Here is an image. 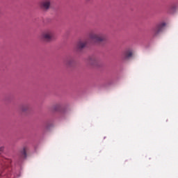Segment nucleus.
Listing matches in <instances>:
<instances>
[{
  "mask_svg": "<svg viewBox=\"0 0 178 178\" xmlns=\"http://www.w3.org/2000/svg\"><path fill=\"white\" fill-rule=\"evenodd\" d=\"M40 39L44 42H51L55 40V33L52 31H46L40 35Z\"/></svg>",
  "mask_w": 178,
  "mask_h": 178,
  "instance_id": "nucleus-1",
  "label": "nucleus"
},
{
  "mask_svg": "<svg viewBox=\"0 0 178 178\" xmlns=\"http://www.w3.org/2000/svg\"><path fill=\"white\" fill-rule=\"evenodd\" d=\"M89 40L92 42H102V41H105V36L92 33L89 35Z\"/></svg>",
  "mask_w": 178,
  "mask_h": 178,
  "instance_id": "nucleus-2",
  "label": "nucleus"
},
{
  "mask_svg": "<svg viewBox=\"0 0 178 178\" xmlns=\"http://www.w3.org/2000/svg\"><path fill=\"white\" fill-rule=\"evenodd\" d=\"M40 7L43 10H49V8H51V0H43L40 2Z\"/></svg>",
  "mask_w": 178,
  "mask_h": 178,
  "instance_id": "nucleus-3",
  "label": "nucleus"
},
{
  "mask_svg": "<svg viewBox=\"0 0 178 178\" xmlns=\"http://www.w3.org/2000/svg\"><path fill=\"white\" fill-rule=\"evenodd\" d=\"M88 41H91V40L89 39V40L85 42H79L77 44L78 48H79V49H83V48H86V47H87V44H88Z\"/></svg>",
  "mask_w": 178,
  "mask_h": 178,
  "instance_id": "nucleus-4",
  "label": "nucleus"
},
{
  "mask_svg": "<svg viewBox=\"0 0 178 178\" xmlns=\"http://www.w3.org/2000/svg\"><path fill=\"white\" fill-rule=\"evenodd\" d=\"M165 26H166V24H165V23L159 24L154 29L155 33L156 34H158V33H159V31H161V30H162V27H165Z\"/></svg>",
  "mask_w": 178,
  "mask_h": 178,
  "instance_id": "nucleus-5",
  "label": "nucleus"
},
{
  "mask_svg": "<svg viewBox=\"0 0 178 178\" xmlns=\"http://www.w3.org/2000/svg\"><path fill=\"white\" fill-rule=\"evenodd\" d=\"M131 56H133L131 51H127L123 54L124 59H129V58H131Z\"/></svg>",
  "mask_w": 178,
  "mask_h": 178,
  "instance_id": "nucleus-6",
  "label": "nucleus"
},
{
  "mask_svg": "<svg viewBox=\"0 0 178 178\" xmlns=\"http://www.w3.org/2000/svg\"><path fill=\"white\" fill-rule=\"evenodd\" d=\"M29 151V147H24L22 149V154L24 155V156H26L27 155V152Z\"/></svg>",
  "mask_w": 178,
  "mask_h": 178,
  "instance_id": "nucleus-7",
  "label": "nucleus"
},
{
  "mask_svg": "<svg viewBox=\"0 0 178 178\" xmlns=\"http://www.w3.org/2000/svg\"><path fill=\"white\" fill-rule=\"evenodd\" d=\"M0 151H3V147H1L0 148Z\"/></svg>",
  "mask_w": 178,
  "mask_h": 178,
  "instance_id": "nucleus-8",
  "label": "nucleus"
}]
</instances>
